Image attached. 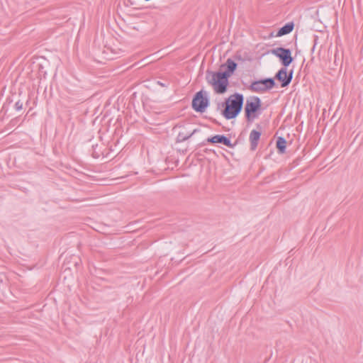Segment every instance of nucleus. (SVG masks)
<instances>
[{"instance_id": "obj_1", "label": "nucleus", "mask_w": 363, "mask_h": 363, "mask_svg": "<svg viewBox=\"0 0 363 363\" xmlns=\"http://www.w3.org/2000/svg\"><path fill=\"white\" fill-rule=\"evenodd\" d=\"M237 68V64L231 59H228L226 62L221 65L217 72H209L207 79L213 90L217 94H223L228 86V78L233 74Z\"/></svg>"}, {"instance_id": "obj_2", "label": "nucleus", "mask_w": 363, "mask_h": 363, "mask_svg": "<svg viewBox=\"0 0 363 363\" xmlns=\"http://www.w3.org/2000/svg\"><path fill=\"white\" fill-rule=\"evenodd\" d=\"M243 99V96L240 94L230 95L225 101L223 116L226 119L235 118L242 109Z\"/></svg>"}, {"instance_id": "obj_3", "label": "nucleus", "mask_w": 363, "mask_h": 363, "mask_svg": "<svg viewBox=\"0 0 363 363\" xmlns=\"http://www.w3.org/2000/svg\"><path fill=\"white\" fill-rule=\"evenodd\" d=\"M262 111V101L257 96H251L246 101L245 114L248 121H252L258 117Z\"/></svg>"}, {"instance_id": "obj_4", "label": "nucleus", "mask_w": 363, "mask_h": 363, "mask_svg": "<svg viewBox=\"0 0 363 363\" xmlns=\"http://www.w3.org/2000/svg\"><path fill=\"white\" fill-rule=\"evenodd\" d=\"M274 85V80L272 79H267L253 82L250 85V89L256 92H264L272 89Z\"/></svg>"}, {"instance_id": "obj_5", "label": "nucleus", "mask_w": 363, "mask_h": 363, "mask_svg": "<svg viewBox=\"0 0 363 363\" xmlns=\"http://www.w3.org/2000/svg\"><path fill=\"white\" fill-rule=\"evenodd\" d=\"M192 106L196 111H203L208 106V100L202 91L196 94L192 101Z\"/></svg>"}, {"instance_id": "obj_6", "label": "nucleus", "mask_w": 363, "mask_h": 363, "mask_svg": "<svg viewBox=\"0 0 363 363\" xmlns=\"http://www.w3.org/2000/svg\"><path fill=\"white\" fill-rule=\"evenodd\" d=\"M272 53L281 60L284 66L289 65L293 60L289 50L279 48L274 50Z\"/></svg>"}, {"instance_id": "obj_7", "label": "nucleus", "mask_w": 363, "mask_h": 363, "mask_svg": "<svg viewBox=\"0 0 363 363\" xmlns=\"http://www.w3.org/2000/svg\"><path fill=\"white\" fill-rule=\"evenodd\" d=\"M277 79L281 82V86H287L291 81L292 73L288 74L286 69H280L276 75Z\"/></svg>"}, {"instance_id": "obj_8", "label": "nucleus", "mask_w": 363, "mask_h": 363, "mask_svg": "<svg viewBox=\"0 0 363 363\" xmlns=\"http://www.w3.org/2000/svg\"><path fill=\"white\" fill-rule=\"evenodd\" d=\"M261 133L257 130H252L250 134V141L252 150H255L257 146V142L259 140Z\"/></svg>"}, {"instance_id": "obj_9", "label": "nucleus", "mask_w": 363, "mask_h": 363, "mask_svg": "<svg viewBox=\"0 0 363 363\" xmlns=\"http://www.w3.org/2000/svg\"><path fill=\"white\" fill-rule=\"evenodd\" d=\"M209 141L213 143H223L226 146L230 147V140L223 135H215L209 139Z\"/></svg>"}, {"instance_id": "obj_10", "label": "nucleus", "mask_w": 363, "mask_h": 363, "mask_svg": "<svg viewBox=\"0 0 363 363\" xmlns=\"http://www.w3.org/2000/svg\"><path fill=\"white\" fill-rule=\"evenodd\" d=\"M277 148L279 153H284L286 148V140L283 138H279L277 141Z\"/></svg>"}, {"instance_id": "obj_11", "label": "nucleus", "mask_w": 363, "mask_h": 363, "mask_svg": "<svg viewBox=\"0 0 363 363\" xmlns=\"http://www.w3.org/2000/svg\"><path fill=\"white\" fill-rule=\"evenodd\" d=\"M293 24H286L277 33V36H282L291 33L293 30Z\"/></svg>"}]
</instances>
